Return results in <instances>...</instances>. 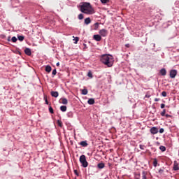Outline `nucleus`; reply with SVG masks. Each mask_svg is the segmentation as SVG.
<instances>
[{"label":"nucleus","mask_w":179,"mask_h":179,"mask_svg":"<svg viewBox=\"0 0 179 179\" xmlns=\"http://www.w3.org/2000/svg\"><path fill=\"white\" fill-rule=\"evenodd\" d=\"M101 62L106 65L108 68H111L114 65V58L111 55H103L101 57Z\"/></svg>","instance_id":"obj_1"},{"label":"nucleus","mask_w":179,"mask_h":179,"mask_svg":"<svg viewBox=\"0 0 179 179\" xmlns=\"http://www.w3.org/2000/svg\"><path fill=\"white\" fill-rule=\"evenodd\" d=\"M80 163H81L83 167L86 169L89 166V163L86 160V156L83 155L80 157Z\"/></svg>","instance_id":"obj_2"},{"label":"nucleus","mask_w":179,"mask_h":179,"mask_svg":"<svg viewBox=\"0 0 179 179\" xmlns=\"http://www.w3.org/2000/svg\"><path fill=\"white\" fill-rule=\"evenodd\" d=\"M80 10L83 13H85V15H93V13H94V9H93V7H90V8H84Z\"/></svg>","instance_id":"obj_3"},{"label":"nucleus","mask_w":179,"mask_h":179,"mask_svg":"<svg viewBox=\"0 0 179 179\" xmlns=\"http://www.w3.org/2000/svg\"><path fill=\"white\" fill-rule=\"evenodd\" d=\"M90 8H92V4H90V3L85 2L80 6V10L83 9H88Z\"/></svg>","instance_id":"obj_4"},{"label":"nucleus","mask_w":179,"mask_h":179,"mask_svg":"<svg viewBox=\"0 0 179 179\" xmlns=\"http://www.w3.org/2000/svg\"><path fill=\"white\" fill-rule=\"evenodd\" d=\"M99 33L101 37H107V35L108 34V31H107L106 29H102L99 31Z\"/></svg>","instance_id":"obj_5"},{"label":"nucleus","mask_w":179,"mask_h":179,"mask_svg":"<svg viewBox=\"0 0 179 179\" xmlns=\"http://www.w3.org/2000/svg\"><path fill=\"white\" fill-rule=\"evenodd\" d=\"M176 76H177V70H176V69L171 70L170 71V78H171V79H174V78H176Z\"/></svg>","instance_id":"obj_6"},{"label":"nucleus","mask_w":179,"mask_h":179,"mask_svg":"<svg viewBox=\"0 0 179 179\" xmlns=\"http://www.w3.org/2000/svg\"><path fill=\"white\" fill-rule=\"evenodd\" d=\"M159 132V129L156 127H153L150 129V133L152 135H156V134H157Z\"/></svg>","instance_id":"obj_7"},{"label":"nucleus","mask_w":179,"mask_h":179,"mask_svg":"<svg viewBox=\"0 0 179 179\" xmlns=\"http://www.w3.org/2000/svg\"><path fill=\"white\" fill-rule=\"evenodd\" d=\"M24 51L26 55H28V57H30V55H31V50L30 48H26Z\"/></svg>","instance_id":"obj_8"},{"label":"nucleus","mask_w":179,"mask_h":179,"mask_svg":"<svg viewBox=\"0 0 179 179\" xmlns=\"http://www.w3.org/2000/svg\"><path fill=\"white\" fill-rule=\"evenodd\" d=\"M93 38L95 41H101V36L99 34L94 35Z\"/></svg>","instance_id":"obj_9"},{"label":"nucleus","mask_w":179,"mask_h":179,"mask_svg":"<svg viewBox=\"0 0 179 179\" xmlns=\"http://www.w3.org/2000/svg\"><path fill=\"white\" fill-rule=\"evenodd\" d=\"M50 94H51L52 97H55V98H57V97H58V96H59V94L57 91H52L50 92Z\"/></svg>","instance_id":"obj_10"},{"label":"nucleus","mask_w":179,"mask_h":179,"mask_svg":"<svg viewBox=\"0 0 179 179\" xmlns=\"http://www.w3.org/2000/svg\"><path fill=\"white\" fill-rule=\"evenodd\" d=\"M97 167H98L100 170H101V169H104V167H106V165L104 164L103 162H100V163H99V164H97Z\"/></svg>","instance_id":"obj_11"},{"label":"nucleus","mask_w":179,"mask_h":179,"mask_svg":"<svg viewBox=\"0 0 179 179\" xmlns=\"http://www.w3.org/2000/svg\"><path fill=\"white\" fill-rule=\"evenodd\" d=\"M80 145L83 146V148H86L87 146V141H83L80 143Z\"/></svg>","instance_id":"obj_12"},{"label":"nucleus","mask_w":179,"mask_h":179,"mask_svg":"<svg viewBox=\"0 0 179 179\" xmlns=\"http://www.w3.org/2000/svg\"><path fill=\"white\" fill-rule=\"evenodd\" d=\"M52 69L51 68V66L48 65L45 66V72H48V73H50V72H51Z\"/></svg>","instance_id":"obj_13"},{"label":"nucleus","mask_w":179,"mask_h":179,"mask_svg":"<svg viewBox=\"0 0 179 179\" xmlns=\"http://www.w3.org/2000/svg\"><path fill=\"white\" fill-rule=\"evenodd\" d=\"M160 73L162 76H166L167 71H166V69H162L160 70Z\"/></svg>","instance_id":"obj_14"},{"label":"nucleus","mask_w":179,"mask_h":179,"mask_svg":"<svg viewBox=\"0 0 179 179\" xmlns=\"http://www.w3.org/2000/svg\"><path fill=\"white\" fill-rule=\"evenodd\" d=\"M60 100L62 101V104H68V99H66V98H61Z\"/></svg>","instance_id":"obj_15"},{"label":"nucleus","mask_w":179,"mask_h":179,"mask_svg":"<svg viewBox=\"0 0 179 179\" xmlns=\"http://www.w3.org/2000/svg\"><path fill=\"white\" fill-rule=\"evenodd\" d=\"M87 103L90 106H92V104H94V99H93V98L89 99L87 101Z\"/></svg>","instance_id":"obj_16"},{"label":"nucleus","mask_w":179,"mask_h":179,"mask_svg":"<svg viewBox=\"0 0 179 179\" xmlns=\"http://www.w3.org/2000/svg\"><path fill=\"white\" fill-rule=\"evenodd\" d=\"M85 23L86 24H90L92 23V20H90V17H87L85 19Z\"/></svg>","instance_id":"obj_17"},{"label":"nucleus","mask_w":179,"mask_h":179,"mask_svg":"<svg viewBox=\"0 0 179 179\" xmlns=\"http://www.w3.org/2000/svg\"><path fill=\"white\" fill-rule=\"evenodd\" d=\"M60 110L62 111V113H65V111H66V106H60Z\"/></svg>","instance_id":"obj_18"},{"label":"nucleus","mask_w":179,"mask_h":179,"mask_svg":"<svg viewBox=\"0 0 179 179\" xmlns=\"http://www.w3.org/2000/svg\"><path fill=\"white\" fill-rule=\"evenodd\" d=\"M87 93H88L87 89L84 88L83 90H82V94H83V96H86Z\"/></svg>","instance_id":"obj_19"},{"label":"nucleus","mask_w":179,"mask_h":179,"mask_svg":"<svg viewBox=\"0 0 179 179\" xmlns=\"http://www.w3.org/2000/svg\"><path fill=\"white\" fill-rule=\"evenodd\" d=\"M148 173H146V171H143L142 172V179H147V176Z\"/></svg>","instance_id":"obj_20"},{"label":"nucleus","mask_w":179,"mask_h":179,"mask_svg":"<svg viewBox=\"0 0 179 179\" xmlns=\"http://www.w3.org/2000/svg\"><path fill=\"white\" fill-rule=\"evenodd\" d=\"M17 39L19 40V41H23V40H24V36L17 35Z\"/></svg>","instance_id":"obj_21"},{"label":"nucleus","mask_w":179,"mask_h":179,"mask_svg":"<svg viewBox=\"0 0 179 179\" xmlns=\"http://www.w3.org/2000/svg\"><path fill=\"white\" fill-rule=\"evenodd\" d=\"M67 117H69V118H72V117H73V112H69L68 113H67Z\"/></svg>","instance_id":"obj_22"},{"label":"nucleus","mask_w":179,"mask_h":179,"mask_svg":"<svg viewBox=\"0 0 179 179\" xmlns=\"http://www.w3.org/2000/svg\"><path fill=\"white\" fill-rule=\"evenodd\" d=\"M159 150L161 152H166V147L161 145V146H159Z\"/></svg>","instance_id":"obj_23"},{"label":"nucleus","mask_w":179,"mask_h":179,"mask_svg":"<svg viewBox=\"0 0 179 179\" xmlns=\"http://www.w3.org/2000/svg\"><path fill=\"white\" fill-rule=\"evenodd\" d=\"M173 170H174V171H177V170H179L178 164H174V165H173Z\"/></svg>","instance_id":"obj_24"},{"label":"nucleus","mask_w":179,"mask_h":179,"mask_svg":"<svg viewBox=\"0 0 179 179\" xmlns=\"http://www.w3.org/2000/svg\"><path fill=\"white\" fill-rule=\"evenodd\" d=\"M49 113H50V114H54V109L51 106H49Z\"/></svg>","instance_id":"obj_25"},{"label":"nucleus","mask_w":179,"mask_h":179,"mask_svg":"<svg viewBox=\"0 0 179 179\" xmlns=\"http://www.w3.org/2000/svg\"><path fill=\"white\" fill-rule=\"evenodd\" d=\"M11 41H13V43H16V41H17V38H16V36H13Z\"/></svg>","instance_id":"obj_26"},{"label":"nucleus","mask_w":179,"mask_h":179,"mask_svg":"<svg viewBox=\"0 0 179 179\" xmlns=\"http://www.w3.org/2000/svg\"><path fill=\"white\" fill-rule=\"evenodd\" d=\"M88 78H90L91 79L93 78V73H92V71H89L87 73Z\"/></svg>","instance_id":"obj_27"},{"label":"nucleus","mask_w":179,"mask_h":179,"mask_svg":"<svg viewBox=\"0 0 179 179\" xmlns=\"http://www.w3.org/2000/svg\"><path fill=\"white\" fill-rule=\"evenodd\" d=\"M153 166H154V167H157V159H154Z\"/></svg>","instance_id":"obj_28"},{"label":"nucleus","mask_w":179,"mask_h":179,"mask_svg":"<svg viewBox=\"0 0 179 179\" xmlns=\"http://www.w3.org/2000/svg\"><path fill=\"white\" fill-rule=\"evenodd\" d=\"M99 22H96L94 24V29H95V30H97V29H99Z\"/></svg>","instance_id":"obj_29"},{"label":"nucleus","mask_w":179,"mask_h":179,"mask_svg":"<svg viewBox=\"0 0 179 179\" xmlns=\"http://www.w3.org/2000/svg\"><path fill=\"white\" fill-rule=\"evenodd\" d=\"M57 124L59 125V127H60V128H62V121L57 120Z\"/></svg>","instance_id":"obj_30"},{"label":"nucleus","mask_w":179,"mask_h":179,"mask_svg":"<svg viewBox=\"0 0 179 179\" xmlns=\"http://www.w3.org/2000/svg\"><path fill=\"white\" fill-rule=\"evenodd\" d=\"M162 96L163 97H167V92H166L165 91H163V92H162Z\"/></svg>","instance_id":"obj_31"},{"label":"nucleus","mask_w":179,"mask_h":179,"mask_svg":"<svg viewBox=\"0 0 179 179\" xmlns=\"http://www.w3.org/2000/svg\"><path fill=\"white\" fill-rule=\"evenodd\" d=\"M162 117H164L166 115V109H164L163 111L161 113Z\"/></svg>","instance_id":"obj_32"},{"label":"nucleus","mask_w":179,"mask_h":179,"mask_svg":"<svg viewBox=\"0 0 179 179\" xmlns=\"http://www.w3.org/2000/svg\"><path fill=\"white\" fill-rule=\"evenodd\" d=\"M101 3H107V2H110V0H101Z\"/></svg>","instance_id":"obj_33"},{"label":"nucleus","mask_w":179,"mask_h":179,"mask_svg":"<svg viewBox=\"0 0 179 179\" xmlns=\"http://www.w3.org/2000/svg\"><path fill=\"white\" fill-rule=\"evenodd\" d=\"M78 19H79V20H82L83 19V14H80L78 15Z\"/></svg>","instance_id":"obj_34"},{"label":"nucleus","mask_w":179,"mask_h":179,"mask_svg":"<svg viewBox=\"0 0 179 179\" xmlns=\"http://www.w3.org/2000/svg\"><path fill=\"white\" fill-rule=\"evenodd\" d=\"M74 40H75L74 44H78V41H79V37H76Z\"/></svg>","instance_id":"obj_35"},{"label":"nucleus","mask_w":179,"mask_h":179,"mask_svg":"<svg viewBox=\"0 0 179 179\" xmlns=\"http://www.w3.org/2000/svg\"><path fill=\"white\" fill-rule=\"evenodd\" d=\"M139 148H140V149H141V150H145V145H139Z\"/></svg>","instance_id":"obj_36"},{"label":"nucleus","mask_w":179,"mask_h":179,"mask_svg":"<svg viewBox=\"0 0 179 179\" xmlns=\"http://www.w3.org/2000/svg\"><path fill=\"white\" fill-rule=\"evenodd\" d=\"M52 75H54V76L57 75V69H55L52 71Z\"/></svg>","instance_id":"obj_37"},{"label":"nucleus","mask_w":179,"mask_h":179,"mask_svg":"<svg viewBox=\"0 0 179 179\" xmlns=\"http://www.w3.org/2000/svg\"><path fill=\"white\" fill-rule=\"evenodd\" d=\"M164 170H163L162 169H160L159 171H158V173H159V174H163Z\"/></svg>","instance_id":"obj_38"},{"label":"nucleus","mask_w":179,"mask_h":179,"mask_svg":"<svg viewBox=\"0 0 179 179\" xmlns=\"http://www.w3.org/2000/svg\"><path fill=\"white\" fill-rule=\"evenodd\" d=\"M74 173L76 174V176H77V177H79V173H78V170H74Z\"/></svg>","instance_id":"obj_39"},{"label":"nucleus","mask_w":179,"mask_h":179,"mask_svg":"<svg viewBox=\"0 0 179 179\" xmlns=\"http://www.w3.org/2000/svg\"><path fill=\"white\" fill-rule=\"evenodd\" d=\"M44 99L45 104L48 105V100L47 99V97L44 96Z\"/></svg>","instance_id":"obj_40"},{"label":"nucleus","mask_w":179,"mask_h":179,"mask_svg":"<svg viewBox=\"0 0 179 179\" xmlns=\"http://www.w3.org/2000/svg\"><path fill=\"white\" fill-rule=\"evenodd\" d=\"M163 132H164V129L161 128V129H159V134H163Z\"/></svg>","instance_id":"obj_41"},{"label":"nucleus","mask_w":179,"mask_h":179,"mask_svg":"<svg viewBox=\"0 0 179 179\" xmlns=\"http://www.w3.org/2000/svg\"><path fill=\"white\" fill-rule=\"evenodd\" d=\"M125 47H127V48H129V47H131V45H129V43H127L125 44Z\"/></svg>","instance_id":"obj_42"},{"label":"nucleus","mask_w":179,"mask_h":179,"mask_svg":"<svg viewBox=\"0 0 179 179\" xmlns=\"http://www.w3.org/2000/svg\"><path fill=\"white\" fill-rule=\"evenodd\" d=\"M166 107V105L164 103L161 104V108H164Z\"/></svg>","instance_id":"obj_43"},{"label":"nucleus","mask_w":179,"mask_h":179,"mask_svg":"<svg viewBox=\"0 0 179 179\" xmlns=\"http://www.w3.org/2000/svg\"><path fill=\"white\" fill-rule=\"evenodd\" d=\"M166 118H169L170 117H171V115H169V114H165L164 115Z\"/></svg>","instance_id":"obj_44"},{"label":"nucleus","mask_w":179,"mask_h":179,"mask_svg":"<svg viewBox=\"0 0 179 179\" xmlns=\"http://www.w3.org/2000/svg\"><path fill=\"white\" fill-rule=\"evenodd\" d=\"M145 97L147 98V99H149L150 97V94H145Z\"/></svg>","instance_id":"obj_45"},{"label":"nucleus","mask_w":179,"mask_h":179,"mask_svg":"<svg viewBox=\"0 0 179 179\" xmlns=\"http://www.w3.org/2000/svg\"><path fill=\"white\" fill-rule=\"evenodd\" d=\"M160 101V99H159V98H155V101Z\"/></svg>","instance_id":"obj_46"},{"label":"nucleus","mask_w":179,"mask_h":179,"mask_svg":"<svg viewBox=\"0 0 179 179\" xmlns=\"http://www.w3.org/2000/svg\"><path fill=\"white\" fill-rule=\"evenodd\" d=\"M83 45L85 46L84 48H87V45H86L85 43H84Z\"/></svg>","instance_id":"obj_47"},{"label":"nucleus","mask_w":179,"mask_h":179,"mask_svg":"<svg viewBox=\"0 0 179 179\" xmlns=\"http://www.w3.org/2000/svg\"><path fill=\"white\" fill-rule=\"evenodd\" d=\"M56 66H59V62H57V63L56 64Z\"/></svg>","instance_id":"obj_48"},{"label":"nucleus","mask_w":179,"mask_h":179,"mask_svg":"<svg viewBox=\"0 0 179 179\" xmlns=\"http://www.w3.org/2000/svg\"><path fill=\"white\" fill-rule=\"evenodd\" d=\"M8 41H10V36L8 38Z\"/></svg>","instance_id":"obj_49"},{"label":"nucleus","mask_w":179,"mask_h":179,"mask_svg":"<svg viewBox=\"0 0 179 179\" xmlns=\"http://www.w3.org/2000/svg\"><path fill=\"white\" fill-rule=\"evenodd\" d=\"M108 165L109 167H111V164L108 163Z\"/></svg>","instance_id":"obj_50"},{"label":"nucleus","mask_w":179,"mask_h":179,"mask_svg":"<svg viewBox=\"0 0 179 179\" xmlns=\"http://www.w3.org/2000/svg\"><path fill=\"white\" fill-rule=\"evenodd\" d=\"M153 47L155 48V47H156V44L155 43H153Z\"/></svg>","instance_id":"obj_51"},{"label":"nucleus","mask_w":179,"mask_h":179,"mask_svg":"<svg viewBox=\"0 0 179 179\" xmlns=\"http://www.w3.org/2000/svg\"><path fill=\"white\" fill-rule=\"evenodd\" d=\"M136 179H139L138 178H137Z\"/></svg>","instance_id":"obj_52"},{"label":"nucleus","mask_w":179,"mask_h":179,"mask_svg":"<svg viewBox=\"0 0 179 179\" xmlns=\"http://www.w3.org/2000/svg\"><path fill=\"white\" fill-rule=\"evenodd\" d=\"M136 179H139L138 178H137Z\"/></svg>","instance_id":"obj_53"}]
</instances>
